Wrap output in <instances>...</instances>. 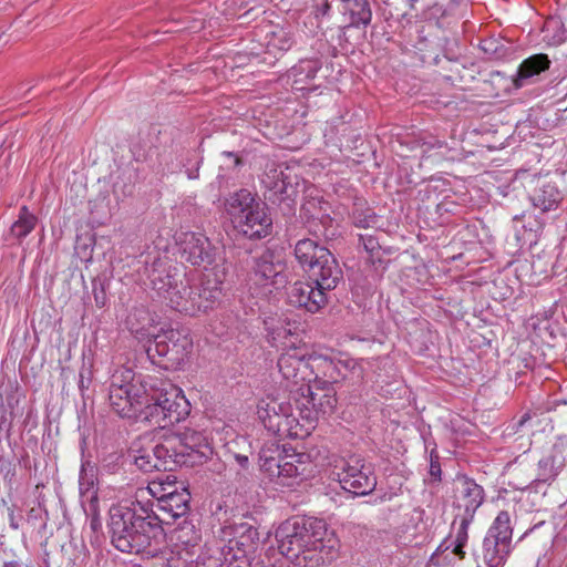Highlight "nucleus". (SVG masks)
<instances>
[{
    "mask_svg": "<svg viewBox=\"0 0 567 567\" xmlns=\"http://www.w3.org/2000/svg\"><path fill=\"white\" fill-rule=\"evenodd\" d=\"M276 539L280 554L301 559L307 567L330 564L339 555V539L324 520L293 516L279 525Z\"/></svg>",
    "mask_w": 567,
    "mask_h": 567,
    "instance_id": "nucleus-1",
    "label": "nucleus"
},
{
    "mask_svg": "<svg viewBox=\"0 0 567 567\" xmlns=\"http://www.w3.org/2000/svg\"><path fill=\"white\" fill-rule=\"evenodd\" d=\"M109 528L113 546L127 554H153L152 544L164 537V517L153 509V504L134 501L110 508Z\"/></svg>",
    "mask_w": 567,
    "mask_h": 567,
    "instance_id": "nucleus-2",
    "label": "nucleus"
},
{
    "mask_svg": "<svg viewBox=\"0 0 567 567\" xmlns=\"http://www.w3.org/2000/svg\"><path fill=\"white\" fill-rule=\"evenodd\" d=\"M296 403V410L289 400L268 396L260 400L257 414L264 426L271 433L292 439H302L313 430V415L307 409H302L300 399L296 396L295 391H290Z\"/></svg>",
    "mask_w": 567,
    "mask_h": 567,
    "instance_id": "nucleus-3",
    "label": "nucleus"
},
{
    "mask_svg": "<svg viewBox=\"0 0 567 567\" xmlns=\"http://www.w3.org/2000/svg\"><path fill=\"white\" fill-rule=\"evenodd\" d=\"M151 393L148 406L144 410V420L159 427H166L183 421L190 412V405L182 390L167 380L150 377L144 385Z\"/></svg>",
    "mask_w": 567,
    "mask_h": 567,
    "instance_id": "nucleus-4",
    "label": "nucleus"
},
{
    "mask_svg": "<svg viewBox=\"0 0 567 567\" xmlns=\"http://www.w3.org/2000/svg\"><path fill=\"white\" fill-rule=\"evenodd\" d=\"M151 375L135 378L130 369L114 374L109 391L110 405L121 417L134 419L145 422L144 410L151 401V393L145 382Z\"/></svg>",
    "mask_w": 567,
    "mask_h": 567,
    "instance_id": "nucleus-5",
    "label": "nucleus"
},
{
    "mask_svg": "<svg viewBox=\"0 0 567 567\" xmlns=\"http://www.w3.org/2000/svg\"><path fill=\"white\" fill-rule=\"evenodd\" d=\"M295 257L309 279L322 289H334L343 278L342 269L334 255L317 240L303 238L295 245Z\"/></svg>",
    "mask_w": 567,
    "mask_h": 567,
    "instance_id": "nucleus-6",
    "label": "nucleus"
},
{
    "mask_svg": "<svg viewBox=\"0 0 567 567\" xmlns=\"http://www.w3.org/2000/svg\"><path fill=\"white\" fill-rule=\"evenodd\" d=\"M192 348L193 342L187 334L176 329H167L153 334L145 351L153 364L165 370H177Z\"/></svg>",
    "mask_w": 567,
    "mask_h": 567,
    "instance_id": "nucleus-7",
    "label": "nucleus"
},
{
    "mask_svg": "<svg viewBox=\"0 0 567 567\" xmlns=\"http://www.w3.org/2000/svg\"><path fill=\"white\" fill-rule=\"evenodd\" d=\"M147 276L152 290L156 297L172 309L179 311L186 306L183 296L187 293L188 284H185L176 268L167 266L161 258L154 259Z\"/></svg>",
    "mask_w": 567,
    "mask_h": 567,
    "instance_id": "nucleus-8",
    "label": "nucleus"
},
{
    "mask_svg": "<svg viewBox=\"0 0 567 567\" xmlns=\"http://www.w3.org/2000/svg\"><path fill=\"white\" fill-rule=\"evenodd\" d=\"M173 446L165 437L162 442H155L150 435H143L134 440L128 449V456L143 472L174 471V461L171 456Z\"/></svg>",
    "mask_w": 567,
    "mask_h": 567,
    "instance_id": "nucleus-9",
    "label": "nucleus"
},
{
    "mask_svg": "<svg viewBox=\"0 0 567 567\" xmlns=\"http://www.w3.org/2000/svg\"><path fill=\"white\" fill-rule=\"evenodd\" d=\"M173 446L171 456L176 467H194L203 465L213 455V447L203 432L187 429L182 433L168 436Z\"/></svg>",
    "mask_w": 567,
    "mask_h": 567,
    "instance_id": "nucleus-10",
    "label": "nucleus"
},
{
    "mask_svg": "<svg viewBox=\"0 0 567 567\" xmlns=\"http://www.w3.org/2000/svg\"><path fill=\"white\" fill-rule=\"evenodd\" d=\"M225 276L224 268L206 269L198 287L188 286L187 293L183 296L186 306L179 307V312L195 316L197 312L213 309L221 299Z\"/></svg>",
    "mask_w": 567,
    "mask_h": 567,
    "instance_id": "nucleus-11",
    "label": "nucleus"
},
{
    "mask_svg": "<svg viewBox=\"0 0 567 567\" xmlns=\"http://www.w3.org/2000/svg\"><path fill=\"white\" fill-rule=\"evenodd\" d=\"M336 470L341 487L355 496L368 495L377 487L373 467L359 455L341 458Z\"/></svg>",
    "mask_w": 567,
    "mask_h": 567,
    "instance_id": "nucleus-12",
    "label": "nucleus"
},
{
    "mask_svg": "<svg viewBox=\"0 0 567 567\" xmlns=\"http://www.w3.org/2000/svg\"><path fill=\"white\" fill-rule=\"evenodd\" d=\"M312 383L301 384L295 391L296 396L300 399L302 409L315 412L313 429L318 416L331 414L337 404L336 390L332 382L318 379L317 375L312 379Z\"/></svg>",
    "mask_w": 567,
    "mask_h": 567,
    "instance_id": "nucleus-13",
    "label": "nucleus"
},
{
    "mask_svg": "<svg viewBox=\"0 0 567 567\" xmlns=\"http://www.w3.org/2000/svg\"><path fill=\"white\" fill-rule=\"evenodd\" d=\"M318 361L319 358L308 354L305 349L291 347L280 354L277 365L282 378L299 388L312 382L315 363Z\"/></svg>",
    "mask_w": 567,
    "mask_h": 567,
    "instance_id": "nucleus-14",
    "label": "nucleus"
},
{
    "mask_svg": "<svg viewBox=\"0 0 567 567\" xmlns=\"http://www.w3.org/2000/svg\"><path fill=\"white\" fill-rule=\"evenodd\" d=\"M177 244L182 257L193 266L206 268L216 261L218 248L202 233H182L178 236Z\"/></svg>",
    "mask_w": 567,
    "mask_h": 567,
    "instance_id": "nucleus-15",
    "label": "nucleus"
},
{
    "mask_svg": "<svg viewBox=\"0 0 567 567\" xmlns=\"http://www.w3.org/2000/svg\"><path fill=\"white\" fill-rule=\"evenodd\" d=\"M485 493L481 485L466 475H457L453 482V505L455 515L474 517L484 503Z\"/></svg>",
    "mask_w": 567,
    "mask_h": 567,
    "instance_id": "nucleus-16",
    "label": "nucleus"
},
{
    "mask_svg": "<svg viewBox=\"0 0 567 567\" xmlns=\"http://www.w3.org/2000/svg\"><path fill=\"white\" fill-rule=\"evenodd\" d=\"M155 486H150V493L156 497V503L147 502L148 504H153V509L157 512L159 517H164L163 523H168V519H177L179 517H184L189 512V502H190V493L187 488L183 487L181 491L174 488L172 491H166L165 487L162 489L164 493L157 496V493L154 489Z\"/></svg>",
    "mask_w": 567,
    "mask_h": 567,
    "instance_id": "nucleus-17",
    "label": "nucleus"
},
{
    "mask_svg": "<svg viewBox=\"0 0 567 567\" xmlns=\"http://www.w3.org/2000/svg\"><path fill=\"white\" fill-rule=\"evenodd\" d=\"M261 184L268 192V195H265L266 198L274 204L292 199L297 194L296 186L291 182V172L281 165H267L261 176Z\"/></svg>",
    "mask_w": 567,
    "mask_h": 567,
    "instance_id": "nucleus-18",
    "label": "nucleus"
},
{
    "mask_svg": "<svg viewBox=\"0 0 567 567\" xmlns=\"http://www.w3.org/2000/svg\"><path fill=\"white\" fill-rule=\"evenodd\" d=\"M330 290L322 289L319 284L311 279L296 281L288 291V299L292 306L316 313L327 303V292Z\"/></svg>",
    "mask_w": 567,
    "mask_h": 567,
    "instance_id": "nucleus-19",
    "label": "nucleus"
},
{
    "mask_svg": "<svg viewBox=\"0 0 567 567\" xmlns=\"http://www.w3.org/2000/svg\"><path fill=\"white\" fill-rule=\"evenodd\" d=\"M235 228L249 239H261L272 231V219L266 203L256 204L255 208L233 223Z\"/></svg>",
    "mask_w": 567,
    "mask_h": 567,
    "instance_id": "nucleus-20",
    "label": "nucleus"
},
{
    "mask_svg": "<svg viewBox=\"0 0 567 567\" xmlns=\"http://www.w3.org/2000/svg\"><path fill=\"white\" fill-rule=\"evenodd\" d=\"M285 269L286 265L281 259L267 250L256 259L254 274L259 284L279 288L287 282Z\"/></svg>",
    "mask_w": 567,
    "mask_h": 567,
    "instance_id": "nucleus-21",
    "label": "nucleus"
},
{
    "mask_svg": "<svg viewBox=\"0 0 567 567\" xmlns=\"http://www.w3.org/2000/svg\"><path fill=\"white\" fill-rule=\"evenodd\" d=\"M310 466L309 455L296 452L285 453L280 470L277 472V483L282 486H291L307 477Z\"/></svg>",
    "mask_w": 567,
    "mask_h": 567,
    "instance_id": "nucleus-22",
    "label": "nucleus"
},
{
    "mask_svg": "<svg viewBox=\"0 0 567 567\" xmlns=\"http://www.w3.org/2000/svg\"><path fill=\"white\" fill-rule=\"evenodd\" d=\"M565 467V456L558 445L538 461L537 475L530 486L537 489L540 484H551Z\"/></svg>",
    "mask_w": 567,
    "mask_h": 567,
    "instance_id": "nucleus-23",
    "label": "nucleus"
},
{
    "mask_svg": "<svg viewBox=\"0 0 567 567\" xmlns=\"http://www.w3.org/2000/svg\"><path fill=\"white\" fill-rule=\"evenodd\" d=\"M225 535H233L227 545L233 547H240L245 549L246 554L258 556L257 551L260 543V535L256 527L247 523L234 524L225 527Z\"/></svg>",
    "mask_w": 567,
    "mask_h": 567,
    "instance_id": "nucleus-24",
    "label": "nucleus"
},
{
    "mask_svg": "<svg viewBox=\"0 0 567 567\" xmlns=\"http://www.w3.org/2000/svg\"><path fill=\"white\" fill-rule=\"evenodd\" d=\"M551 61L545 53H537L525 59L513 80L516 89H520L534 81L544 71L548 70Z\"/></svg>",
    "mask_w": 567,
    "mask_h": 567,
    "instance_id": "nucleus-25",
    "label": "nucleus"
},
{
    "mask_svg": "<svg viewBox=\"0 0 567 567\" xmlns=\"http://www.w3.org/2000/svg\"><path fill=\"white\" fill-rule=\"evenodd\" d=\"M484 538H489L491 542L498 544V547H502V549L512 553L513 526L507 511H502L497 514Z\"/></svg>",
    "mask_w": 567,
    "mask_h": 567,
    "instance_id": "nucleus-26",
    "label": "nucleus"
},
{
    "mask_svg": "<svg viewBox=\"0 0 567 567\" xmlns=\"http://www.w3.org/2000/svg\"><path fill=\"white\" fill-rule=\"evenodd\" d=\"M261 200L256 197L250 190L241 188L228 195L225 200V209L230 217L231 223L241 218L245 213L255 208L256 204Z\"/></svg>",
    "mask_w": 567,
    "mask_h": 567,
    "instance_id": "nucleus-27",
    "label": "nucleus"
},
{
    "mask_svg": "<svg viewBox=\"0 0 567 567\" xmlns=\"http://www.w3.org/2000/svg\"><path fill=\"white\" fill-rule=\"evenodd\" d=\"M81 504L99 501L97 468L89 460L82 461L79 474Z\"/></svg>",
    "mask_w": 567,
    "mask_h": 567,
    "instance_id": "nucleus-28",
    "label": "nucleus"
},
{
    "mask_svg": "<svg viewBox=\"0 0 567 567\" xmlns=\"http://www.w3.org/2000/svg\"><path fill=\"white\" fill-rule=\"evenodd\" d=\"M564 200L563 193L554 184L547 183L530 195L533 206L542 213L557 210Z\"/></svg>",
    "mask_w": 567,
    "mask_h": 567,
    "instance_id": "nucleus-29",
    "label": "nucleus"
},
{
    "mask_svg": "<svg viewBox=\"0 0 567 567\" xmlns=\"http://www.w3.org/2000/svg\"><path fill=\"white\" fill-rule=\"evenodd\" d=\"M223 567H262L264 560L259 556L246 554L240 547L225 545L221 548Z\"/></svg>",
    "mask_w": 567,
    "mask_h": 567,
    "instance_id": "nucleus-30",
    "label": "nucleus"
},
{
    "mask_svg": "<svg viewBox=\"0 0 567 567\" xmlns=\"http://www.w3.org/2000/svg\"><path fill=\"white\" fill-rule=\"evenodd\" d=\"M344 10L350 16V24L354 28H365L372 20L369 0H344Z\"/></svg>",
    "mask_w": 567,
    "mask_h": 567,
    "instance_id": "nucleus-31",
    "label": "nucleus"
},
{
    "mask_svg": "<svg viewBox=\"0 0 567 567\" xmlns=\"http://www.w3.org/2000/svg\"><path fill=\"white\" fill-rule=\"evenodd\" d=\"M284 455V451H281L278 445L262 447L259 452V464L261 471L267 473L270 478H276L277 472L280 470Z\"/></svg>",
    "mask_w": 567,
    "mask_h": 567,
    "instance_id": "nucleus-32",
    "label": "nucleus"
},
{
    "mask_svg": "<svg viewBox=\"0 0 567 567\" xmlns=\"http://www.w3.org/2000/svg\"><path fill=\"white\" fill-rule=\"evenodd\" d=\"M309 234L316 238H324L331 240L338 235V225L330 217L329 210L320 215L317 220H312L307 227Z\"/></svg>",
    "mask_w": 567,
    "mask_h": 567,
    "instance_id": "nucleus-33",
    "label": "nucleus"
},
{
    "mask_svg": "<svg viewBox=\"0 0 567 567\" xmlns=\"http://www.w3.org/2000/svg\"><path fill=\"white\" fill-rule=\"evenodd\" d=\"M37 221V216L27 206H22L18 219L11 226L10 233L14 238L21 240L34 229Z\"/></svg>",
    "mask_w": 567,
    "mask_h": 567,
    "instance_id": "nucleus-34",
    "label": "nucleus"
},
{
    "mask_svg": "<svg viewBox=\"0 0 567 567\" xmlns=\"http://www.w3.org/2000/svg\"><path fill=\"white\" fill-rule=\"evenodd\" d=\"M172 537L185 549L197 546L202 538L200 532L193 523L187 520H184L174 529Z\"/></svg>",
    "mask_w": 567,
    "mask_h": 567,
    "instance_id": "nucleus-35",
    "label": "nucleus"
},
{
    "mask_svg": "<svg viewBox=\"0 0 567 567\" xmlns=\"http://www.w3.org/2000/svg\"><path fill=\"white\" fill-rule=\"evenodd\" d=\"M511 553L498 547V544L491 542L489 538L483 539L482 558L487 567H502Z\"/></svg>",
    "mask_w": 567,
    "mask_h": 567,
    "instance_id": "nucleus-36",
    "label": "nucleus"
},
{
    "mask_svg": "<svg viewBox=\"0 0 567 567\" xmlns=\"http://www.w3.org/2000/svg\"><path fill=\"white\" fill-rule=\"evenodd\" d=\"M328 210H330V205L322 197H308L301 206V216L305 218L306 227Z\"/></svg>",
    "mask_w": 567,
    "mask_h": 567,
    "instance_id": "nucleus-37",
    "label": "nucleus"
},
{
    "mask_svg": "<svg viewBox=\"0 0 567 567\" xmlns=\"http://www.w3.org/2000/svg\"><path fill=\"white\" fill-rule=\"evenodd\" d=\"M321 64L318 60L301 61L298 65L292 68L291 75L293 76L295 84L305 83L307 80L315 79L317 72L320 70Z\"/></svg>",
    "mask_w": 567,
    "mask_h": 567,
    "instance_id": "nucleus-38",
    "label": "nucleus"
},
{
    "mask_svg": "<svg viewBox=\"0 0 567 567\" xmlns=\"http://www.w3.org/2000/svg\"><path fill=\"white\" fill-rule=\"evenodd\" d=\"M38 505L30 508L25 522L33 528L42 530L47 526L48 511L44 507V496L39 494L37 496Z\"/></svg>",
    "mask_w": 567,
    "mask_h": 567,
    "instance_id": "nucleus-39",
    "label": "nucleus"
},
{
    "mask_svg": "<svg viewBox=\"0 0 567 567\" xmlns=\"http://www.w3.org/2000/svg\"><path fill=\"white\" fill-rule=\"evenodd\" d=\"M352 221L355 227L370 228L378 224V216L371 208H362L355 205L352 212Z\"/></svg>",
    "mask_w": 567,
    "mask_h": 567,
    "instance_id": "nucleus-40",
    "label": "nucleus"
},
{
    "mask_svg": "<svg viewBox=\"0 0 567 567\" xmlns=\"http://www.w3.org/2000/svg\"><path fill=\"white\" fill-rule=\"evenodd\" d=\"M474 517L471 516H463V515H455L453 520V526L458 524L456 535H455V542L457 543L458 547H465L467 540H468V526L473 522Z\"/></svg>",
    "mask_w": 567,
    "mask_h": 567,
    "instance_id": "nucleus-41",
    "label": "nucleus"
},
{
    "mask_svg": "<svg viewBox=\"0 0 567 567\" xmlns=\"http://www.w3.org/2000/svg\"><path fill=\"white\" fill-rule=\"evenodd\" d=\"M87 518L90 519V528L97 533L102 528L100 517V501L81 504Z\"/></svg>",
    "mask_w": 567,
    "mask_h": 567,
    "instance_id": "nucleus-42",
    "label": "nucleus"
},
{
    "mask_svg": "<svg viewBox=\"0 0 567 567\" xmlns=\"http://www.w3.org/2000/svg\"><path fill=\"white\" fill-rule=\"evenodd\" d=\"M481 49L491 58L499 59L505 54V47L496 39H486L481 42Z\"/></svg>",
    "mask_w": 567,
    "mask_h": 567,
    "instance_id": "nucleus-43",
    "label": "nucleus"
},
{
    "mask_svg": "<svg viewBox=\"0 0 567 567\" xmlns=\"http://www.w3.org/2000/svg\"><path fill=\"white\" fill-rule=\"evenodd\" d=\"M3 480L8 488V496L12 498L13 494L19 491L20 483L17 477V471L14 466L8 464L3 474Z\"/></svg>",
    "mask_w": 567,
    "mask_h": 567,
    "instance_id": "nucleus-44",
    "label": "nucleus"
},
{
    "mask_svg": "<svg viewBox=\"0 0 567 567\" xmlns=\"http://www.w3.org/2000/svg\"><path fill=\"white\" fill-rule=\"evenodd\" d=\"M93 296L96 307L103 308L106 305L105 288L101 281H93Z\"/></svg>",
    "mask_w": 567,
    "mask_h": 567,
    "instance_id": "nucleus-45",
    "label": "nucleus"
},
{
    "mask_svg": "<svg viewBox=\"0 0 567 567\" xmlns=\"http://www.w3.org/2000/svg\"><path fill=\"white\" fill-rule=\"evenodd\" d=\"M429 473L435 481L440 482L442 480V477H441L442 470H441V464H440V457L434 451H432L430 454Z\"/></svg>",
    "mask_w": 567,
    "mask_h": 567,
    "instance_id": "nucleus-46",
    "label": "nucleus"
},
{
    "mask_svg": "<svg viewBox=\"0 0 567 567\" xmlns=\"http://www.w3.org/2000/svg\"><path fill=\"white\" fill-rule=\"evenodd\" d=\"M17 509L18 506L16 504L8 507L9 524L12 529H18L23 520V516L21 514H16Z\"/></svg>",
    "mask_w": 567,
    "mask_h": 567,
    "instance_id": "nucleus-47",
    "label": "nucleus"
},
{
    "mask_svg": "<svg viewBox=\"0 0 567 567\" xmlns=\"http://www.w3.org/2000/svg\"><path fill=\"white\" fill-rule=\"evenodd\" d=\"M360 240L362 241L364 249L371 255L380 248L378 240L372 236H360Z\"/></svg>",
    "mask_w": 567,
    "mask_h": 567,
    "instance_id": "nucleus-48",
    "label": "nucleus"
},
{
    "mask_svg": "<svg viewBox=\"0 0 567 567\" xmlns=\"http://www.w3.org/2000/svg\"><path fill=\"white\" fill-rule=\"evenodd\" d=\"M221 155L231 161L230 164H227V168L229 169H236L237 167L243 165V159L233 152H223Z\"/></svg>",
    "mask_w": 567,
    "mask_h": 567,
    "instance_id": "nucleus-49",
    "label": "nucleus"
},
{
    "mask_svg": "<svg viewBox=\"0 0 567 567\" xmlns=\"http://www.w3.org/2000/svg\"><path fill=\"white\" fill-rule=\"evenodd\" d=\"M165 567H186V561L178 557H171L167 559V565Z\"/></svg>",
    "mask_w": 567,
    "mask_h": 567,
    "instance_id": "nucleus-50",
    "label": "nucleus"
},
{
    "mask_svg": "<svg viewBox=\"0 0 567 567\" xmlns=\"http://www.w3.org/2000/svg\"><path fill=\"white\" fill-rule=\"evenodd\" d=\"M90 379H85L83 371L79 374V389L83 392L90 385Z\"/></svg>",
    "mask_w": 567,
    "mask_h": 567,
    "instance_id": "nucleus-51",
    "label": "nucleus"
},
{
    "mask_svg": "<svg viewBox=\"0 0 567 567\" xmlns=\"http://www.w3.org/2000/svg\"><path fill=\"white\" fill-rule=\"evenodd\" d=\"M199 163L196 164V167L195 168H192V169H187L186 171V174H187V177L189 179H196L198 178L199 176Z\"/></svg>",
    "mask_w": 567,
    "mask_h": 567,
    "instance_id": "nucleus-52",
    "label": "nucleus"
},
{
    "mask_svg": "<svg viewBox=\"0 0 567 567\" xmlns=\"http://www.w3.org/2000/svg\"><path fill=\"white\" fill-rule=\"evenodd\" d=\"M3 567H23V563L19 559H7L3 561Z\"/></svg>",
    "mask_w": 567,
    "mask_h": 567,
    "instance_id": "nucleus-53",
    "label": "nucleus"
},
{
    "mask_svg": "<svg viewBox=\"0 0 567 567\" xmlns=\"http://www.w3.org/2000/svg\"><path fill=\"white\" fill-rule=\"evenodd\" d=\"M453 554L456 555L460 559H464L466 556L464 547H458L457 543H454Z\"/></svg>",
    "mask_w": 567,
    "mask_h": 567,
    "instance_id": "nucleus-54",
    "label": "nucleus"
},
{
    "mask_svg": "<svg viewBox=\"0 0 567 567\" xmlns=\"http://www.w3.org/2000/svg\"><path fill=\"white\" fill-rule=\"evenodd\" d=\"M322 3L320 4L317 2L318 10H320L321 14H326L330 8L328 0H321Z\"/></svg>",
    "mask_w": 567,
    "mask_h": 567,
    "instance_id": "nucleus-55",
    "label": "nucleus"
},
{
    "mask_svg": "<svg viewBox=\"0 0 567 567\" xmlns=\"http://www.w3.org/2000/svg\"><path fill=\"white\" fill-rule=\"evenodd\" d=\"M236 460L241 467H247L249 463L248 457L246 455L237 454Z\"/></svg>",
    "mask_w": 567,
    "mask_h": 567,
    "instance_id": "nucleus-56",
    "label": "nucleus"
},
{
    "mask_svg": "<svg viewBox=\"0 0 567 567\" xmlns=\"http://www.w3.org/2000/svg\"><path fill=\"white\" fill-rule=\"evenodd\" d=\"M395 496V493H384L381 496L378 497V499L383 503L391 501Z\"/></svg>",
    "mask_w": 567,
    "mask_h": 567,
    "instance_id": "nucleus-57",
    "label": "nucleus"
},
{
    "mask_svg": "<svg viewBox=\"0 0 567 567\" xmlns=\"http://www.w3.org/2000/svg\"><path fill=\"white\" fill-rule=\"evenodd\" d=\"M291 47V41L289 39H285L282 43L279 45L281 50H288Z\"/></svg>",
    "mask_w": 567,
    "mask_h": 567,
    "instance_id": "nucleus-58",
    "label": "nucleus"
},
{
    "mask_svg": "<svg viewBox=\"0 0 567 567\" xmlns=\"http://www.w3.org/2000/svg\"><path fill=\"white\" fill-rule=\"evenodd\" d=\"M43 487H44V484H43V483H38V484L35 485V493H37V496H38L39 494H41V495H42V493H41V489H40V488H43Z\"/></svg>",
    "mask_w": 567,
    "mask_h": 567,
    "instance_id": "nucleus-59",
    "label": "nucleus"
},
{
    "mask_svg": "<svg viewBox=\"0 0 567 567\" xmlns=\"http://www.w3.org/2000/svg\"><path fill=\"white\" fill-rule=\"evenodd\" d=\"M528 419H529L528 414L523 415L520 421H519V425H523Z\"/></svg>",
    "mask_w": 567,
    "mask_h": 567,
    "instance_id": "nucleus-60",
    "label": "nucleus"
},
{
    "mask_svg": "<svg viewBox=\"0 0 567 567\" xmlns=\"http://www.w3.org/2000/svg\"><path fill=\"white\" fill-rule=\"evenodd\" d=\"M271 567H284V563H276Z\"/></svg>",
    "mask_w": 567,
    "mask_h": 567,
    "instance_id": "nucleus-61",
    "label": "nucleus"
},
{
    "mask_svg": "<svg viewBox=\"0 0 567 567\" xmlns=\"http://www.w3.org/2000/svg\"><path fill=\"white\" fill-rule=\"evenodd\" d=\"M432 566H433V565H432L431 563L426 565V567H432Z\"/></svg>",
    "mask_w": 567,
    "mask_h": 567,
    "instance_id": "nucleus-62",
    "label": "nucleus"
}]
</instances>
